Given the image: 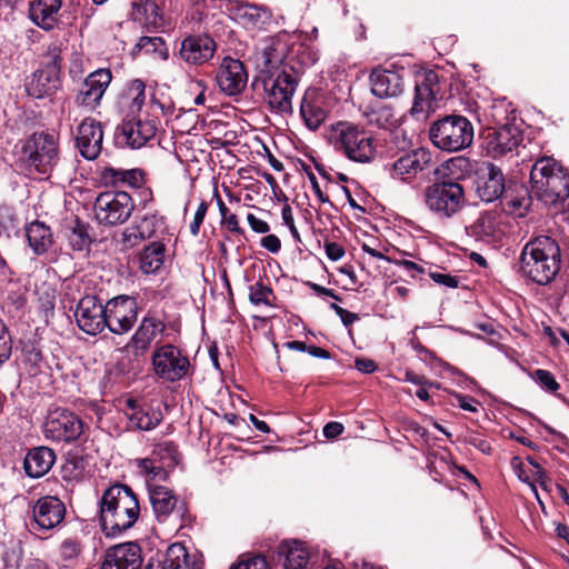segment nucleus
<instances>
[{"instance_id":"nucleus-48","label":"nucleus","mask_w":569,"mask_h":569,"mask_svg":"<svg viewBox=\"0 0 569 569\" xmlns=\"http://www.w3.org/2000/svg\"><path fill=\"white\" fill-rule=\"evenodd\" d=\"M86 466L82 458L73 456L67 459L63 465L64 477L70 479H79L83 476Z\"/></svg>"},{"instance_id":"nucleus-20","label":"nucleus","mask_w":569,"mask_h":569,"mask_svg":"<svg viewBox=\"0 0 569 569\" xmlns=\"http://www.w3.org/2000/svg\"><path fill=\"white\" fill-rule=\"evenodd\" d=\"M157 132L152 120L126 119L118 128L117 140L132 149L143 147Z\"/></svg>"},{"instance_id":"nucleus-28","label":"nucleus","mask_w":569,"mask_h":569,"mask_svg":"<svg viewBox=\"0 0 569 569\" xmlns=\"http://www.w3.org/2000/svg\"><path fill=\"white\" fill-rule=\"evenodd\" d=\"M216 42L208 36H190L180 48V57L187 63L202 64L213 57Z\"/></svg>"},{"instance_id":"nucleus-29","label":"nucleus","mask_w":569,"mask_h":569,"mask_svg":"<svg viewBox=\"0 0 569 569\" xmlns=\"http://www.w3.org/2000/svg\"><path fill=\"white\" fill-rule=\"evenodd\" d=\"M499 219L500 216L495 211L483 212L473 223L466 227V233L476 241L495 242L502 233Z\"/></svg>"},{"instance_id":"nucleus-57","label":"nucleus","mask_w":569,"mask_h":569,"mask_svg":"<svg viewBox=\"0 0 569 569\" xmlns=\"http://www.w3.org/2000/svg\"><path fill=\"white\" fill-rule=\"evenodd\" d=\"M159 46H163V40L160 37H141L137 43L139 50L147 52L157 51Z\"/></svg>"},{"instance_id":"nucleus-39","label":"nucleus","mask_w":569,"mask_h":569,"mask_svg":"<svg viewBox=\"0 0 569 569\" xmlns=\"http://www.w3.org/2000/svg\"><path fill=\"white\" fill-rule=\"evenodd\" d=\"M162 569H200L199 565L189 561V555L182 543H172L168 547L161 561Z\"/></svg>"},{"instance_id":"nucleus-44","label":"nucleus","mask_w":569,"mask_h":569,"mask_svg":"<svg viewBox=\"0 0 569 569\" xmlns=\"http://www.w3.org/2000/svg\"><path fill=\"white\" fill-rule=\"evenodd\" d=\"M369 122L382 129L396 127L397 119L393 110L388 106H380L373 109L369 114Z\"/></svg>"},{"instance_id":"nucleus-35","label":"nucleus","mask_w":569,"mask_h":569,"mask_svg":"<svg viewBox=\"0 0 569 569\" xmlns=\"http://www.w3.org/2000/svg\"><path fill=\"white\" fill-rule=\"evenodd\" d=\"M101 179L106 184L114 187L140 188L144 182V173L141 169L126 170L107 167L101 171Z\"/></svg>"},{"instance_id":"nucleus-31","label":"nucleus","mask_w":569,"mask_h":569,"mask_svg":"<svg viewBox=\"0 0 569 569\" xmlns=\"http://www.w3.org/2000/svg\"><path fill=\"white\" fill-rule=\"evenodd\" d=\"M371 92L379 98L396 97L402 91V78L390 70L375 69L370 74Z\"/></svg>"},{"instance_id":"nucleus-8","label":"nucleus","mask_w":569,"mask_h":569,"mask_svg":"<svg viewBox=\"0 0 569 569\" xmlns=\"http://www.w3.org/2000/svg\"><path fill=\"white\" fill-rule=\"evenodd\" d=\"M425 202L428 209L438 217L451 218L465 207V191L458 182H436L426 189Z\"/></svg>"},{"instance_id":"nucleus-22","label":"nucleus","mask_w":569,"mask_h":569,"mask_svg":"<svg viewBox=\"0 0 569 569\" xmlns=\"http://www.w3.org/2000/svg\"><path fill=\"white\" fill-rule=\"evenodd\" d=\"M103 131L101 123L92 118H86L78 127L76 137L77 148L88 160L98 158L102 150Z\"/></svg>"},{"instance_id":"nucleus-58","label":"nucleus","mask_w":569,"mask_h":569,"mask_svg":"<svg viewBox=\"0 0 569 569\" xmlns=\"http://www.w3.org/2000/svg\"><path fill=\"white\" fill-rule=\"evenodd\" d=\"M430 278L442 286H446L448 288H457L459 284V280L457 277H453L449 273H442V272H430Z\"/></svg>"},{"instance_id":"nucleus-59","label":"nucleus","mask_w":569,"mask_h":569,"mask_svg":"<svg viewBox=\"0 0 569 569\" xmlns=\"http://www.w3.org/2000/svg\"><path fill=\"white\" fill-rule=\"evenodd\" d=\"M528 462L532 466L533 470H532V477H533V481H537L539 482V485L543 488V489H547V482H548V478L542 469V467L531 457H528Z\"/></svg>"},{"instance_id":"nucleus-64","label":"nucleus","mask_w":569,"mask_h":569,"mask_svg":"<svg viewBox=\"0 0 569 569\" xmlns=\"http://www.w3.org/2000/svg\"><path fill=\"white\" fill-rule=\"evenodd\" d=\"M345 430V427L342 423L337 421L328 422L323 427V436L327 439H335L336 437L340 436Z\"/></svg>"},{"instance_id":"nucleus-4","label":"nucleus","mask_w":569,"mask_h":569,"mask_svg":"<svg viewBox=\"0 0 569 569\" xmlns=\"http://www.w3.org/2000/svg\"><path fill=\"white\" fill-rule=\"evenodd\" d=\"M531 193L546 204L569 198V172L553 158H539L530 171Z\"/></svg>"},{"instance_id":"nucleus-7","label":"nucleus","mask_w":569,"mask_h":569,"mask_svg":"<svg viewBox=\"0 0 569 569\" xmlns=\"http://www.w3.org/2000/svg\"><path fill=\"white\" fill-rule=\"evenodd\" d=\"M298 86V74L293 68H282L274 76L263 78V89L269 107L280 114H291L292 97Z\"/></svg>"},{"instance_id":"nucleus-1","label":"nucleus","mask_w":569,"mask_h":569,"mask_svg":"<svg viewBox=\"0 0 569 569\" xmlns=\"http://www.w3.org/2000/svg\"><path fill=\"white\" fill-rule=\"evenodd\" d=\"M140 507L138 498L127 485L108 488L100 502V521L102 531L108 537H116L130 529L138 520Z\"/></svg>"},{"instance_id":"nucleus-42","label":"nucleus","mask_w":569,"mask_h":569,"mask_svg":"<svg viewBox=\"0 0 569 569\" xmlns=\"http://www.w3.org/2000/svg\"><path fill=\"white\" fill-rule=\"evenodd\" d=\"M531 190L529 191L523 184L509 187L505 196L507 206L512 209L513 212H518L520 216L522 211L527 210L531 206L532 201Z\"/></svg>"},{"instance_id":"nucleus-46","label":"nucleus","mask_w":569,"mask_h":569,"mask_svg":"<svg viewBox=\"0 0 569 569\" xmlns=\"http://www.w3.org/2000/svg\"><path fill=\"white\" fill-rule=\"evenodd\" d=\"M162 224V217H159L158 214H147L141 219V221L137 226L141 231L140 234L149 239L156 233L157 229L160 228Z\"/></svg>"},{"instance_id":"nucleus-17","label":"nucleus","mask_w":569,"mask_h":569,"mask_svg":"<svg viewBox=\"0 0 569 569\" xmlns=\"http://www.w3.org/2000/svg\"><path fill=\"white\" fill-rule=\"evenodd\" d=\"M216 79L222 92L228 96H236L246 88L248 73L240 60L226 57L220 63Z\"/></svg>"},{"instance_id":"nucleus-38","label":"nucleus","mask_w":569,"mask_h":569,"mask_svg":"<svg viewBox=\"0 0 569 569\" xmlns=\"http://www.w3.org/2000/svg\"><path fill=\"white\" fill-rule=\"evenodd\" d=\"M19 368L29 377H36L44 365L41 350L33 342H24L18 359Z\"/></svg>"},{"instance_id":"nucleus-2","label":"nucleus","mask_w":569,"mask_h":569,"mask_svg":"<svg viewBox=\"0 0 569 569\" xmlns=\"http://www.w3.org/2000/svg\"><path fill=\"white\" fill-rule=\"evenodd\" d=\"M560 247L549 236L530 240L523 247L519 259L521 273L538 284L550 283L560 270Z\"/></svg>"},{"instance_id":"nucleus-56","label":"nucleus","mask_w":569,"mask_h":569,"mask_svg":"<svg viewBox=\"0 0 569 569\" xmlns=\"http://www.w3.org/2000/svg\"><path fill=\"white\" fill-rule=\"evenodd\" d=\"M208 211V203L206 201H201L193 217L192 222L190 223V232L192 236H198L200 226L202 224L204 217Z\"/></svg>"},{"instance_id":"nucleus-19","label":"nucleus","mask_w":569,"mask_h":569,"mask_svg":"<svg viewBox=\"0 0 569 569\" xmlns=\"http://www.w3.org/2000/svg\"><path fill=\"white\" fill-rule=\"evenodd\" d=\"M66 516V507L57 497L40 498L32 508L33 528L50 530L59 526Z\"/></svg>"},{"instance_id":"nucleus-18","label":"nucleus","mask_w":569,"mask_h":569,"mask_svg":"<svg viewBox=\"0 0 569 569\" xmlns=\"http://www.w3.org/2000/svg\"><path fill=\"white\" fill-rule=\"evenodd\" d=\"M124 416L129 421L130 428L140 431H150L158 427L162 419V412L149 403L140 402L129 398L124 401Z\"/></svg>"},{"instance_id":"nucleus-40","label":"nucleus","mask_w":569,"mask_h":569,"mask_svg":"<svg viewBox=\"0 0 569 569\" xmlns=\"http://www.w3.org/2000/svg\"><path fill=\"white\" fill-rule=\"evenodd\" d=\"M166 247L162 242H152L147 246L140 254V269L146 274L160 270L164 260Z\"/></svg>"},{"instance_id":"nucleus-52","label":"nucleus","mask_w":569,"mask_h":569,"mask_svg":"<svg viewBox=\"0 0 569 569\" xmlns=\"http://www.w3.org/2000/svg\"><path fill=\"white\" fill-rule=\"evenodd\" d=\"M146 86L144 83L136 79L131 82L129 88V96L132 99V108L140 110V108L143 106L146 100V93H144Z\"/></svg>"},{"instance_id":"nucleus-55","label":"nucleus","mask_w":569,"mask_h":569,"mask_svg":"<svg viewBox=\"0 0 569 569\" xmlns=\"http://www.w3.org/2000/svg\"><path fill=\"white\" fill-rule=\"evenodd\" d=\"M140 232L137 224L126 228L122 232V243L128 248L137 246L140 241L147 239L142 237Z\"/></svg>"},{"instance_id":"nucleus-9","label":"nucleus","mask_w":569,"mask_h":569,"mask_svg":"<svg viewBox=\"0 0 569 569\" xmlns=\"http://www.w3.org/2000/svg\"><path fill=\"white\" fill-rule=\"evenodd\" d=\"M134 203L124 191L100 193L93 206L94 217L100 224L117 226L124 223L131 216Z\"/></svg>"},{"instance_id":"nucleus-11","label":"nucleus","mask_w":569,"mask_h":569,"mask_svg":"<svg viewBox=\"0 0 569 569\" xmlns=\"http://www.w3.org/2000/svg\"><path fill=\"white\" fill-rule=\"evenodd\" d=\"M152 366L160 379L174 382L187 375L190 362L180 349L172 345H163L154 349Z\"/></svg>"},{"instance_id":"nucleus-3","label":"nucleus","mask_w":569,"mask_h":569,"mask_svg":"<svg viewBox=\"0 0 569 569\" xmlns=\"http://www.w3.org/2000/svg\"><path fill=\"white\" fill-rule=\"evenodd\" d=\"M332 148L353 162L369 163L377 156V144L371 132L351 121L332 123L327 132Z\"/></svg>"},{"instance_id":"nucleus-43","label":"nucleus","mask_w":569,"mask_h":569,"mask_svg":"<svg viewBox=\"0 0 569 569\" xmlns=\"http://www.w3.org/2000/svg\"><path fill=\"white\" fill-rule=\"evenodd\" d=\"M309 552L302 542L295 541L286 555V569H308Z\"/></svg>"},{"instance_id":"nucleus-37","label":"nucleus","mask_w":569,"mask_h":569,"mask_svg":"<svg viewBox=\"0 0 569 569\" xmlns=\"http://www.w3.org/2000/svg\"><path fill=\"white\" fill-rule=\"evenodd\" d=\"M132 18L148 30H157L163 26L162 14L160 13L158 4L153 0L134 3Z\"/></svg>"},{"instance_id":"nucleus-23","label":"nucleus","mask_w":569,"mask_h":569,"mask_svg":"<svg viewBox=\"0 0 569 569\" xmlns=\"http://www.w3.org/2000/svg\"><path fill=\"white\" fill-rule=\"evenodd\" d=\"M431 162V152L426 148H418L393 161L391 176L401 180H409L419 172L429 169Z\"/></svg>"},{"instance_id":"nucleus-21","label":"nucleus","mask_w":569,"mask_h":569,"mask_svg":"<svg viewBox=\"0 0 569 569\" xmlns=\"http://www.w3.org/2000/svg\"><path fill=\"white\" fill-rule=\"evenodd\" d=\"M141 548L136 542H124L108 548L101 569H140Z\"/></svg>"},{"instance_id":"nucleus-25","label":"nucleus","mask_w":569,"mask_h":569,"mask_svg":"<svg viewBox=\"0 0 569 569\" xmlns=\"http://www.w3.org/2000/svg\"><path fill=\"white\" fill-rule=\"evenodd\" d=\"M284 46L280 40L267 39L256 52V66L261 74L274 76L282 68H289L283 63Z\"/></svg>"},{"instance_id":"nucleus-6","label":"nucleus","mask_w":569,"mask_h":569,"mask_svg":"<svg viewBox=\"0 0 569 569\" xmlns=\"http://www.w3.org/2000/svg\"><path fill=\"white\" fill-rule=\"evenodd\" d=\"M21 154V159L30 170L47 174L58 163V141L50 133L34 132L24 141Z\"/></svg>"},{"instance_id":"nucleus-49","label":"nucleus","mask_w":569,"mask_h":569,"mask_svg":"<svg viewBox=\"0 0 569 569\" xmlns=\"http://www.w3.org/2000/svg\"><path fill=\"white\" fill-rule=\"evenodd\" d=\"M12 339L6 323L0 319V366L3 365L11 355Z\"/></svg>"},{"instance_id":"nucleus-54","label":"nucleus","mask_w":569,"mask_h":569,"mask_svg":"<svg viewBox=\"0 0 569 569\" xmlns=\"http://www.w3.org/2000/svg\"><path fill=\"white\" fill-rule=\"evenodd\" d=\"M81 547L80 543L77 540L73 539H66L60 545V556L63 560H72L77 558L80 555Z\"/></svg>"},{"instance_id":"nucleus-53","label":"nucleus","mask_w":569,"mask_h":569,"mask_svg":"<svg viewBox=\"0 0 569 569\" xmlns=\"http://www.w3.org/2000/svg\"><path fill=\"white\" fill-rule=\"evenodd\" d=\"M69 243L73 250L81 251L89 244V236L82 226H77L69 234Z\"/></svg>"},{"instance_id":"nucleus-33","label":"nucleus","mask_w":569,"mask_h":569,"mask_svg":"<svg viewBox=\"0 0 569 569\" xmlns=\"http://www.w3.org/2000/svg\"><path fill=\"white\" fill-rule=\"evenodd\" d=\"M149 496L158 522H167L173 513H178V498L168 488L157 486L150 490Z\"/></svg>"},{"instance_id":"nucleus-34","label":"nucleus","mask_w":569,"mask_h":569,"mask_svg":"<svg viewBox=\"0 0 569 569\" xmlns=\"http://www.w3.org/2000/svg\"><path fill=\"white\" fill-rule=\"evenodd\" d=\"M28 244L37 256L44 254L53 244L51 229L43 222L34 220L26 226Z\"/></svg>"},{"instance_id":"nucleus-24","label":"nucleus","mask_w":569,"mask_h":569,"mask_svg":"<svg viewBox=\"0 0 569 569\" xmlns=\"http://www.w3.org/2000/svg\"><path fill=\"white\" fill-rule=\"evenodd\" d=\"M164 329L166 323L161 319L150 315L144 316L127 347L132 350L133 356H143L156 337L162 333Z\"/></svg>"},{"instance_id":"nucleus-30","label":"nucleus","mask_w":569,"mask_h":569,"mask_svg":"<svg viewBox=\"0 0 569 569\" xmlns=\"http://www.w3.org/2000/svg\"><path fill=\"white\" fill-rule=\"evenodd\" d=\"M60 80L54 67L34 71L26 82L27 93L36 99L50 96L59 88Z\"/></svg>"},{"instance_id":"nucleus-27","label":"nucleus","mask_w":569,"mask_h":569,"mask_svg":"<svg viewBox=\"0 0 569 569\" xmlns=\"http://www.w3.org/2000/svg\"><path fill=\"white\" fill-rule=\"evenodd\" d=\"M62 0H32L29 3V18L44 31H51L60 21Z\"/></svg>"},{"instance_id":"nucleus-36","label":"nucleus","mask_w":569,"mask_h":569,"mask_svg":"<svg viewBox=\"0 0 569 569\" xmlns=\"http://www.w3.org/2000/svg\"><path fill=\"white\" fill-rule=\"evenodd\" d=\"M313 91H307L301 100L300 114L305 124L310 130H317L326 120L327 112L321 107L320 102L313 98Z\"/></svg>"},{"instance_id":"nucleus-51","label":"nucleus","mask_w":569,"mask_h":569,"mask_svg":"<svg viewBox=\"0 0 569 569\" xmlns=\"http://www.w3.org/2000/svg\"><path fill=\"white\" fill-rule=\"evenodd\" d=\"M231 569H269V565L263 556L243 555Z\"/></svg>"},{"instance_id":"nucleus-63","label":"nucleus","mask_w":569,"mask_h":569,"mask_svg":"<svg viewBox=\"0 0 569 569\" xmlns=\"http://www.w3.org/2000/svg\"><path fill=\"white\" fill-rule=\"evenodd\" d=\"M331 309H333L335 312L340 317V319L345 326H350L356 320H358V315H356L351 311H348L336 303L331 305Z\"/></svg>"},{"instance_id":"nucleus-14","label":"nucleus","mask_w":569,"mask_h":569,"mask_svg":"<svg viewBox=\"0 0 569 569\" xmlns=\"http://www.w3.org/2000/svg\"><path fill=\"white\" fill-rule=\"evenodd\" d=\"M521 141V129L516 123L510 122L489 128L483 136L485 149L493 158L513 151Z\"/></svg>"},{"instance_id":"nucleus-60","label":"nucleus","mask_w":569,"mask_h":569,"mask_svg":"<svg viewBox=\"0 0 569 569\" xmlns=\"http://www.w3.org/2000/svg\"><path fill=\"white\" fill-rule=\"evenodd\" d=\"M325 250L327 257L332 261H338L345 256V249L337 242H325Z\"/></svg>"},{"instance_id":"nucleus-47","label":"nucleus","mask_w":569,"mask_h":569,"mask_svg":"<svg viewBox=\"0 0 569 569\" xmlns=\"http://www.w3.org/2000/svg\"><path fill=\"white\" fill-rule=\"evenodd\" d=\"M532 378L536 382H538L545 390L549 392H557L560 388V385L556 381L555 376L545 369H537Z\"/></svg>"},{"instance_id":"nucleus-15","label":"nucleus","mask_w":569,"mask_h":569,"mask_svg":"<svg viewBox=\"0 0 569 569\" xmlns=\"http://www.w3.org/2000/svg\"><path fill=\"white\" fill-rule=\"evenodd\" d=\"M439 92V79L435 71H426L416 80L415 99L411 114L426 118L433 109V102Z\"/></svg>"},{"instance_id":"nucleus-50","label":"nucleus","mask_w":569,"mask_h":569,"mask_svg":"<svg viewBox=\"0 0 569 569\" xmlns=\"http://www.w3.org/2000/svg\"><path fill=\"white\" fill-rule=\"evenodd\" d=\"M177 446L172 441H164L156 445L152 456L159 458L160 460H169L170 463L177 462Z\"/></svg>"},{"instance_id":"nucleus-41","label":"nucleus","mask_w":569,"mask_h":569,"mask_svg":"<svg viewBox=\"0 0 569 569\" xmlns=\"http://www.w3.org/2000/svg\"><path fill=\"white\" fill-rule=\"evenodd\" d=\"M237 16L248 27H259L270 19V12L256 4L243 3L237 8Z\"/></svg>"},{"instance_id":"nucleus-32","label":"nucleus","mask_w":569,"mask_h":569,"mask_svg":"<svg viewBox=\"0 0 569 569\" xmlns=\"http://www.w3.org/2000/svg\"><path fill=\"white\" fill-rule=\"evenodd\" d=\"M56 461V453L48 447H37L31 449L23 461L26 473L30 478H40L52 468Z\"/></svg>"},{"instance_id":"nucleus-62","label":"nucleus","mask_w":569,"mask_h":569,"mask_svg":"<svg viewBox=\"0 0 569 569\" xmlns=\"http://www.w3.org/2000/svg\"><path fill=\"white\" fill-rule=\"evenodd\" d=\"M260 243L271 253H278L281 249V241L276 234L264 236Z\"/></svg>"},{"instance_id":"nucleus-13","label":"nucleus","mask_w":569,"mask_h":569,"mask_svg":"<svg viewBox=\"0 0 569 569\" xmlns=\"http://www.w3.org/2000/svg\"><path fill=\"white\" fill-rule=\"evenodd\" d=\"M106 305L96 296H84L78 303L74 318L80 330L96 336L107 327Z\"/></svg>"},{"instance_id":"nucleus-10","label":"nucleus","mask_w":569,"mask_h":569,"mask_svg":"<svg viewBox=\"0 0 569 569\" xmlns=\"http://www.w3.org/2000/svg\"><path fill=\"white\" fill-rule=\"evenodd\" d=\"M82 432V420L73 412L62 408L49 411L43 423L44 437L57 442H72Z\"/></svg>"},{"instance_id":"nucleus-5","label":"nucleus","mask_w":569,"mask_h":569,"mask_svg":"<svg viewBox=\"0 0 569 569\" xmlns=\"http://www.w3.org/2000/svg\"><path fill=\"white\" fill-rule=\"evenodd\" d=\"M429 137L438 149L457 152L472 143L473 126L463 116H446L430 126Z\"/></svg>"},{"instance_id":"nucleus-16","label":"nucleus","mask_w":569,"mask_h":569,"mask_svg":"<svg viewBox=\"0 0 569 569\" xmlns=\"http://www.w3.org/2000/svg\"><path fill=\"white\" fill-rule=\"evenodd\" d=\"M111 79L112 74L109 69H99L91 72L81 84L76 96V103L90 110L94 109L99 106Z\"/></svg>"},{"instance_id":"nucleus-12","label":"nucleus","mask_w":569,"mask_h":569,"mask_svg":"<svg viewBox=\"0 0 569 569\" xmlns=\"http://www.w3.org/2000/svg\"><path fill=\"white\" fill-rule=\"evenodd\" d=\"M107 328L116 335L130 331L138 318V303L133 297L118 296L106 303Z\"/></svg>"},{"instance_id":"nucleus-26","label":"nucleus","mask_w":569,"mask_h":569,"mask_svg":"<svg viewBox=\"0 0 569 569\" xmlns=\"http://www.w3.org/2000/svg\"><path fill=\"white\" fill-rule=\"evenodd\" d=\"M476 190L479 198L485 202L499 199L506 190L501 169L493 163H487L477 180Z\"/></svg>"},{"instance_id":"nucleus-45","label":"nucleus","mask_w":569,"mask_h":569,"mask_svg":"<svg viewBox=\"0 0 569 569\" xmlns=\"http://www.w3.org/2000/svg\"><path fill=\"white\" fill-rule=\"evenodd\" d=\"M273 296L272 289L262 282H256L249 287V300L251 303L259 306H272L271 298Z\"/></svg>"},{"instance_id":"nucleus-61","label":"nucleus","mask_w":569,"mask_h":569,"mask_svg":"<svg viewBox=\"0 0 569 569\" xmlns=\"http://www.w3.org/2000/svg\"><path fill=\"white\" fill-rule=\"evenodd\" d=\"M247 221L254 232L267 233L270 230L268 222L257 218L253 213H248Z\"/></svg>"}]
</instances>
